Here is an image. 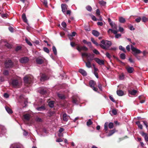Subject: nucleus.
Segmentation results:
<instances>
[{
	"instance_id": "nucleus-1",
	"label": "nucleus",
	"mask_w": 148,
	"mask_h": 148,
	"mask_svg": "<svg viewBox=\"0 0 148 148\" xmlns=\"http://www.w3.org/2000/svg\"><path fill=\"white\" fill-rule=\"evenodd\" d=\"M101 42L102 44H100L99 46L103 49L107 50L109 49L111 45V42L109 41L103 40Z\"/></svg>"
},
{
	"instance_id": "nucleus-2",
	"label": "nucleus",
	"mask_w": 148,
	"mask_h": 148,
	"mask_svg": "<svg viewBox=\"0 0 148 148\" xmlns=\"http://www.w3.org/2000/svg\"><path fill=\"white\" fill-rule=\"evenodd\" d=\"M21 80L18 77L14 78L11 80V84L12 86L15 88L20 87Z\"/></svg>"
},
{
	"instance_id": "nucleus-3",
	"label": "nucleus",
	"mask_w": 148,
	"mask_h": 148,
	"mask_svg": "<svg viewBox=\"0 0 148 148\" xmlns=\"http://www.w3.org/2000/svg\"><path fill=\"white\" fill-rule=\"evenodd\" d=\"M33 77L31 75H26L24 78V80L25 85L28 86L32 82Z\"/></svg>"
},
{
	"instance_id": "nucleus-4",
	"label": "nucleus",
	"mask_w": 148,
	"mask_h": 148,
	"mask_svg": "<svg viewBox=\"0 0 148 148\" xmlns=\"http://www.w3.org/2000/svg\"><path fill=\"white\" fill-rule=\"evenodd\" d=\"M108 126L109 129H111L114 127L113 123L112 122H110L109 123L107 122H106L104 125V130L105 132L106 133H108Z\"/></svg>"
},
{
	"instance_id": "nucleus-5",
	"label": "nucleus",
	"mask_w": 148,
	"mask_h": 148,
	"mask_svg": "<svg viewBox=\"0 0 148 148\" xmlns=\"http://www.w3.org/2000/svg\"><path fill=\"white\" fill-rule=\"evenodd\" d=\"M4 65L5 68H12L14 66V63L12 61L9 59L5 60L4 63Z\"/></svg>"
},
{
	"instance_id": "nucleus-6",
	"label": "nucleus",
	"mask_w": 148,
	"mask_h": 148,
	"mask_svg": "<svg viewBox=\"0 0 148 148\" xmlns=\"http://www.w3.org/2000/svg\"><path fill=\"white\" fill-rule=\"evenodd\" d=\"M131 50L132 51L134 52L133 53V55L138 59H140L138 58V56L137 55V54L140 53H141V51L136 48L134 47L132 45H131Z\"/></svg>"
},
{
	"instance_id": "nucleus-7",
	"label": "nucleus",
	"mask_w": 148,
	"mask_h": 148,
	"mask_svg": "<svg viewBox=\"0 0 148 148\" xmlns=\"http://www.w3.org/2000/svg\"><path fill=\"white\" fill-rule=\"evenodd\" d=\"M76 49L79 52H80L82 50H83L84 51H87L88 50V48L85 46L80 47L79 45L77 46Z\"/></svg>"
},
{
	"instance_id": "nucleus-8",
	"label": "nucleus",
	"mask_w": 148,
	"mask_h": 148,
	"mask_svg": "<svg viewBox=\"0 0 148 148\" xmlns=\"http://www.w3.org/2000/svg\"><path fill=\"white\" fill-rule=\"evenodd\" d=\"M93 60V57L92 58H90V59H88L87 61H84L86 64V67L89 68L91 67V64L89 60L92 61Z\"/></svg>"
},
{
	"instance_id": "nucleus-9",
	"label": "nucleus",
	"mask_w": 148,
	"mask_h": 148,
	"mask_svg": "<svg viewBox=\"0 0 148 148\" xmlns=\"http://www.w3.org/2000/svg\"><path fill=\"white\" fill-rule=\"evenodd\" d=\"M94 60L99 65H103L104 64V61L103 60H100L98 58H95Z\"/></svg>"
},
{
	"instance_id": "nucleus-10",
	"label": "nucleus",
	"mask_w": 148,
	"mask_h": 148,
	"mask_svg": "<svg viewBox=\"0 0 148 148\" xmlns=\"http://www.w3.org/2000/svg\"><path fill=\"white\" fill-rule=\"evenodd\" d=\"M29 60V59L27 57H23L21 58L20 60V62L22 63H26Z\"/></svg>"
},
{
	"instance_id": "nucleus-11",
	"label": "nucleus",
	"mask_w": 148,
	"mask_h": 148,
	"mask_svg": "<svg viewBox=\"0 0 148 148\" xmlns=\"http://www.w3.org/2000/svg\"><path fill=\"white\" fill-rule=\"evenodd\" d=\"M93 55L94 54H91L90 53H89L88 55L87 53H82V57H86L87 58V59L92 58V57H93Z\"/></svg>"
},
{
	"instance_id": "nucleus-12",
	"label": "nucleus",
	"mask_w": 148,
	"mask_h": 148,
	"mask_svg": "<svg viewBox=\"0 0 148 148\" xmlns=\"http://www.w3.org/2000/svg\"><path fill=\"white\" fill-rule=\"evenodd\" d=\"M140 134L142 136L145 138V140L146 142H148V134H147L143 132H140Z\"/></svg>"
},
{
	"instance_id": "nucleus-13",
	"label": "nucleus",
	"mask_w": 148,
	"mask_h": 148,
	"mask_svg": "<svg viewBox=\"0 0 148 148\" xmlns=\"http://www.w3.org/2000/svg\"><path fill=\"white\" fill-rule=\"evenodd\" d=\"M61 7L62 12L63 13L65 12L67 9V5L66 4H62L61 5Z\"/></svg>"
},
{
	"instance_id": "nucleus-14",
	"label": "nucleus",
	"mask_w": 148,
	"mask_h": 148,
	"mask_svg": "<svg viewBox=\"0 0 148 148\" xmlns=\"http://www.w3.org/2000/svg\"><path fill=\"white\" fill-rule=\"evenodd\" d=\"M108 131L109 132L107 135V136L109 137L112 136L116 132L115 129L112 130H108Z\"/></svg>"
},
{
	"instance_id": "nucleus-15",
	"label": "nucleus",
	"mask_w": 148,
	"mask_h": 148,
	"mask_svg": "<svg viewBox=\"0 0 148 148\" xmlns=\"http://www.w3.org/2000/svg\"><path fill=\"white\" fill-rule=\"evenodd\" d=\"M48 79V78L46 75L43 74H42L40 79L41 81H44L46 80H47Z\"/></svg>"
},
{
	"instance_id": "nucleus-16",
	"label": "nucleus",
	"mask_w": 148,
	"mask_h": 148,
	"mask_svg": "<svg viewBox=\"0 0 148 148\" xmlns=\"http://www.w3.org/2000/svg\"><path fill=\"white\" fill-rule=\"evenodd\" d=\"M126 69L127 72L130 73H132L133 71H134V68L132 67L128 66L126 68Z\"/></svg>"
},
{
	"instance_id": "nucleus-17",
	"label": "nucleus",
	"mask_w": 148,
	"mask_h": 148,
	"mask_svg": "<svg viewBox=\"0 0 148 148\" xmlns=\"http://www.w3.org/2000/svg\"><path fill=\"white\" fill-rule=\"evenodd\" d=\"M128 92L130 94L133 95H135L138 91L133 90H128Z\"/></svg>"
},
{
	"instance_id": "nucleus-18",
	"label": "nucleus",
	"mask_w": 148,
	"mask_h": 148,
	"mask_svg": "<svg viewBox=\"0 0 148 148\" xmlns=\"http://www.w3.org/2000/svg\"><path fill=\"white\" fill-rule=\"evenodd\" d=\"M79 72L84 76L87 75V73L86 71L82 69H80L79 70Z\"/></svg>"
},
{
	"instance_id": "nucleus-19",
	"label": "nucleus",
	"mask_w": 148,
	"mask_h": 148,
	"mask_svg": "<svg viewBox=\"0 0 148 148\" xmlns=\"http://www.w3.org/2000/svg\"><path fill=\"white\" fill-rule=\"evenodd\" d=\"M98 71V69L96 68L95 66L94 67V73L96 77L98 78H99V76L98 75V73L97 71Z\"/></svg>"
},
{
	"instance_id": "nucleus-20",
	"label": "nucleus",
	"mask_w": 148,
	"mask_h": 148,
	"mask_svg": "<svg viewBox=\"0 0 148 148\" xmlns=\"http://www.w3.org/2000/svg\"><path fill=\"white\" fill-rule=\"evenodd\" d=\"M89 84L90 87L91 88L95 86L96 85L95 81L93 80H90L89 82Z\"/></svg>"
},
{
	"instance_id": "nucleus-21",
	"label": "nucleus",
	"mask_w": 148,
	"mask_h": 148,
	"mask_svg": "<svg viewBox=\"0 0 148 148\" xmlns=\"http://www.w3.org/2000/svg\"><path fill=\"white\" fill-rule=\"evenodd\" d=\"M36 61L38 64H41L44 62L43 60L39 58H37L36 59Z\"/></svg>"
},
{
	"instance_id": "nucleus-22",
	"label": "nucleus",
	"mask_w": 148,
	"mask_h": 148,
	"mask_svg": "<svg viewBox=\"0 0 148 148\" xmlns=\"http://www.w3.org/2000/svg\"><path fill=\"white\" fill-rule=\"evenodd\" d=\"M48 102V105L50 108H52L54 107V101H49Z\"/></svg>"
},
{
	"instance_id": "nucleus-23",
	"label": "nucleus",
	"mask_w": 148,
	"mask_h": 148,
	"mask_svg": "<svg viewBox=\"0 0 148 148\" xmlns=\"http://www.w3.org/2000/svg\"><path fill=\"white\" fill-rule=\"evenodd\" d=\"M24 118L27 121H29L30 120V115L28 114H26L23 116Z\"/></svg>"
},
{
	"instance_id": "nucleus-24",
	"label": "nucleus",
	"mask_w": 148,
	"mask_h": 148,
	"mask_svg": "<svg viewBox=\"0 0 148 148\" xmlns=\"http://www.w3.org/2000/svg\"><path fill=\"white\" fill-rule=\"evenodd\" d=\"M116 93L117 95L120 96H122L124 95L123 92L121 90H117Z\"/></svg>"
},
{
	"instance_id": "nucleus-25",
	"label": "nucleus",
	"mask_w": 148,
	"mask_h": 148,
	"mask_svg": "<svg viewBox=\"0 0 148 148\" xmlns=\"http://www.w3.org/2000/svg\"><path fill=\"white\" fill-rule=\"evenodd\" d=\"M92 33L93 35L96 37H98L99 35V33L95 30H93L92 31Z\"/></svg>"
},
{
	"instance_id": "nucleus-26",
	"label": "nucleus",
	"mask_w": 148,
	"mask_h": 148,
	"mask_svg": "<svg viewBox=\"0 0 148 148\" xmlns=\"http://www.w3.org/2000/svg\"><path fill=\"white\" fill-rule=\"evenodd\" d=\"M36 109L38 111H43L46 109V108L45 106H42L40 107L37 108Z\"/></svg>"
},
{
	"instance_id": "nucleus-27",
	"label": "nucleus",
	"mask_w": 148,
	"mask_h": 148,
	"mask_svg": "<svg viewBox=\"0 0 148 148\" xmlns=\"http://www.w3.org/2000/svg\"><path fill=\"white\" fill-rule=\"evenodd\" d=\"M63 120L64 121H67L68 119L67 114L66 113H64L63 115Z\"/></svg>"
},
{
	"instance_id": "nucleus-28",
	"label": "nucleus",
	"mask_w": 148,
	"mask_h": 148,
	"mask_svg": "<svg viewBox=\"0 0 148 148\" xmlns=\"http://www.w3.org/2000/svg\"><path fill=\"white\" fill-rule=\"evenodd\" d=\"M5 109L8 112L9 114H12L13 111L12 109L6 106L5 107Z\"/></svg>"
},
{
	"instance_id": "nucleus-29",
	"label": "nucleus",
	"mask_w": 148,
	"mask_h": 148,
	"mask_svg": "<svg viewBox=\"0 0 148 148\" xmlns=\"http://www.w3.org/2000/svg\"><path fill=\"white\" fill-rule=\"evenodd\" d=\"M22 17L23 21L25 23H27V20L26 18L25 14L23 13L22 15Z\"/></svg>"
},
{
	"instance_id": "nucleus-30",
	"label": "nucleus",
	"mask_w": 148,
	"mask_h": 148,
	"mask_svg": "<svg viewBox=\"0 0 148 148\" xmlns=\"http://www.w3.org/2000/svg\"><path fill=\"white\" fill-rule=\"evenodd\" d=\"M136 123L138 126V127L140 129H142L143 127L142 125L140 123V122L139 121H137L136 122Z\"/></svg>"
},
{
	"instance_id": "nucleus-31",
	"label": "nucleus",
	"mask_w": 148,
	"mask_h": 148,
	"mask_svg": "<svg viewBox=\"0 0 148 148\" xmlns=\"http://www.w3.org/2000/svg\"><path fill=\"white\" fill-rule=\"evenodd\" d=\"M119 21L121 23H125L126 21L125 18L122 17H119Z\"/></svg>"
},
{
	"instance_id": "nucleus-32",
	"label": "nucleus",
	"mask_w": 148,
	"mask_h": 148,
	"mask_svg": "<svg viewBox=\"0 0 148 148\" xmlns=\"http://www.w3.org/2000/svg\"><path fill=\"white\" fill-rule=\"evenodd\" d=\"M40 93L41 94L45 95L47 93V91L45 89H42L40 90Z\"/></svg>"
},
{
	"instance_id": "nucleus-33",
	"label": "nucleus",
	"mask_w": 148,
	"mask_h": 148,
	"mask_svg": "<svg viewBox=\"0 0 148 148\" xmlns=\"http://www.w3.org/2000/svg\"><path fill=\"white\" fill-rule=\"evenodd\" d=\"M91 41L93 42V43L95 44L97 46H98L99 45L98 44V43L96 42L94 40V38H91Z\"/></svg>"
},
{
	"instance_id": "nucleus-34",
	"label": "nucleus",
	"mask_w": 148,
	"mask_h": 148,
	"mask_svg": "<svg viewBox=\"0 0 148 148\" xmlns=\"http://www.w3.org/2000/svg\"><path fill=\"white\" fill-rule=\"evenodd\" d=\"M86 9L89 12H91L92 10L91 7L89 5L87 6L86 7Z\"/></svg>"
},
{
	"instance_id": "nucleus-35",
	"label": "nucleus",
	"mask_w": 148,
	"mask_h": 148,
	"mask_svg": "<svg viewBox=\"0 0 148 148\" xmlns=\"http://www.w3.org/2000/svg\"><path fill=\"white\" fill-rule=\"evenodd\" d=\"M58 96L61 99H65V96L61 94H58Z\"/></svg>"
},
{
	"instance_id": "nucleus-36",
	"label": "nucleus",
	"mask_w": 148,
	"mask_h": 148,
	"mask_svg": "<svg viewBox=\"0 0 148 148\" xmlns=\"http://www.w3.org/2000/svg\"><path fill=\"white\" fill-rule=\"evenodd\" d=\"M99 3L101 5L103 6H105L106 4V2L103 1H100Z\"/></svg>"
},
{
	"instance_id": "nucleus-37",
	"label": "nucleus",
	"mask_w": 148,
	"mask_h": 148,
	"mask_svg": "<svg viewBox=\"0 0 148 148\" xmlns=\"http://www.w3.org/2000/svg\"><path fill=\"white\" fill-rule=\"evenodd\" d=\"M36 121L38 122H42L43 120L42 119L38 117H37L36 118Z\"/></svg>"
},
{
	"instance_id": "nucleus-38",
	"label": "nucleus",
	"mask_w": 148,
	"mask_h": 148,
	"mask_svg": "<svg viewBox=\"0 0 148 148\" xmlns=\"http://www.w3.org/2000/svg\"><path fill=\"white\" fill-rule=\"evenodd\" d=\"M142 21L143 22H146L148 21V18H146L145 16H143L142 17Z\"/></svg>"
},
{
	"instance_id": "nucleus-39",
	"label": "nucleus",
	"mask_w": 148,
	"mask_h": 148,
	"mask_svg": "<svg viewBox=\"0 0 148 148\" xmlns=\"http://www.w3.org/2000/svg\"><path fill=\"white\" fill-rule=\"evenodd\" d=\"M53 51L55 55H56L57 54V51L55 46H53L52 47Z\"/></svg>"
},
{
	"instance_id": "nucleus-40",
	"label": "nucleus",
	"mask_w": 148,
	"mask_h": 148,
	"mask_svg": "<svg viewBox=\"0 0 148 148\" xmlns=\"http://www.w3.org/2000/svg\"><path fill=\"white\" fill-rule=\"evenodd\" d=\"M119 49L120 50L126 53V52L125 48L123 47L121 45L119 46Z\"/></svg>"
},
{
	"instance_id": "nucleus-41",
	"label": "nucleus",
	"mask_w": 148,
	"mask_h": 148,
	"mask_svg": "<svg viewBox=\"0 0 148 148\" xmlns=\"http://www.w3.org/2000/svg\"><path fill=\"white\" fill-rule=\"evenodd\" d=\"M125 54L123 53H121L120 55V57L122 59H125Z\"/></svg>"
},
{
	"instance_id": "nucleus-42",
	"label": "nucleus",
	"mask_w": 148,
	"mask_h": 148,
	"mask_svg": "<svg viewBox=\"0 0 148 148\" xmlns=\"http://www.w3.org/2000/svg\"><path fill=\"white\" fill-rule=\"evenodd\" d=\"M92 123V122L91 121V119H89L88 120V121H87L86 124L88 126H89L91 125Z\"/></svg>"
},
{
	"instance_id": "nucleus-43",
	"label": "nucleus",
	"mask_w": 148,
	"mask_h": 148,
	"mask_svg": "<svg viewBox=\"0 0 148 148\" xmlns=\"http://www.w3.org/2000/svg\"><path fill=\"white\" fill-rule=\"evenodd\" d=\"M114 29L116 30L117 29V25L115 23H113L112 25H110Z\"/></svg>"
},
{
	"instance_id": "nucleus-44",
	"label": "nucleus",
	"mask_w": 148,
	"mask_h": 148,
	"mask_svg": "<svg viewBox=\"0 0 148 148\" xmlns=\"http://www.w3.org/2000/svg\"><path fill=\"white\" fill-rule=\"evenodd\" d=\"M93 52L97 55H98L100 54L99 52L97 49H94L93 50Z\"/></svg>"
},
{
	"instance_id": "nucleus-45",
	"label": "nucleus",
	"mask_w": 148,
	"mask_h": 148,
	"mask_svg": "<svg viewBox=\"0 0 148 148\" xmlns=\"http://www.w3.org/2000/svg\"><path fill=\"white\" fill-rule=\"evenodd\" d=\"M113 57L115 59H116V60L118 61V62H119L120 63H123L121 61V60H120L117 57H116L115 56L113 55Z\"/></svg>"
},
{
	"instance_id": "nucleus-46",
	"label": "nucleus",
	"mask_w": 148,
	"mask_h": 148,
	"mask_svg": "<svg viewBox=\"0 0 148 148\" xmlns=\"http://www.w3.org/2000/svg\"><path fill=\"white\" fill-rule=\"evenodd\" d=\"M112 112L114 115H116L117 113V112L116 109H113L112 110Z\"/></svg>"
},
{
	"instance_id": "nucleus-47",
	"label": "nucleus",
	"mask_w": 148,
	"mask_h": 148,
	"mask_svg": "<svg viewBox=\"0 0 148 148\" xmlns=\"http://www.w3.org/2000/svg\"><path fill=\"white\" fill-rule=\"evenodd\" d=\"M25 40L26 42V43L29 46H32V44L31 43L27 38L25 39Z\"/></svg>"
},
{
	"instance_id": "nucleus-48",
	"label": "nucleus",
	"mask_w": 148,
	"mask_h": 148,
	"mask_svg": "<svg viewBox=\"0 0 148 148\" xmlns=\"http://www.w3.org/2000/svg\"><path fill=\"white\" fill-rule=\"evenodd\" d=\"M43 50L45 52H46L47 53H49V50L47 47H44Z\"/></svg>"
},
{
	"instance_id": "nucleus-49",
	"label": "nucleus",
	"mask_w": 148,
	"mask_h": 148,
	"mask_svg": "<svg viewBox=\"0 0 148 148\" xmlns=\"http://www.w3.org/2000/svg\"><path fill=\"white\" fill-rule=\"evenodd\" d=\"M5 46L8 49H10L12 48V45L8 43H7Z\"/></svg>"
},
{
	"instance_id": "nucleus-50",
	"label": "nucleus",
	"mask_w": 148,
	"mask_h": 148,
	"mask_svg": "<svg viewBox=\"0 0 148 148\" xmlns=\"http://www.w3.org/2000/svg\"><path fill=\"white\" fill-rule=\"evenodd\" d=\"M21 49V47L20 46H18L15 48V50L17 51Z\"/></svg>"
},
{
	"instance_id": "nucleus-51",
	"label": "nucleus",
	"mask_w": 148,
	"mask_h": 148,
	"mask_svg": "<svg viewBox=\"0 0 148 148\" xmlns=\"http://www.w3.org/2000/svg\"><path fill=\"white\" fill-rule=\"evenodd\" d=\"M97 85H98V87L99 88V90L101 91H102V87L101 85L99 82L98 83Z\"/></svg>"
},
{
	"instance_id": "nucleus-52",
	"label": "nucleus",
	"mask_w": 148,
	"mask_h": 148,
	"mask_svg": "<svg viewBox=\"0 0 148 148\" xmlns=\"http://www.w3.org/2000/svg\"><path fill=\"white\" fill-rule=\"evenodd\" d=\"M141 18L139 17L138 18H136L135 19V21L137 23H139L140 22L141 20Z\"/></svg>"
},
{
	"instance_id": "nucleus-53",
	"label": "nucleus",
	"mask_w": 148,
	"mask_h": 148,
	"mask_svg": "<svg viewBox=\"0 0 148 148\" xmlns=\"http://www.w3.org/2000/svg\"><path fill=\"white\" fill-rule=\"evenodd\" d=\"M3 74L4 75H8L9 74V72L7 70H5L3 72Z\"/></svg>"
},
{
	"instance_id": "nucleus-54",
	"label": "nucleus",
	"mask_w": 148,
	"mask_h": 148,
	"mask_svg": "<svg viewBox=\"0 0 148 148\" xmlns=\"http://www.w3.org/2000/svg\"><path fill=\"white\" fill-rule=\"evenodd\" d=\"M106 56L109 59H110L111 57V56L110 54L108 52L106 53Z\"/></svg>"
},
{
	"instance_id": "nucleus-55",
	"label": "nucleus",
	"mask_w": 148,
	"mask_h": 148,
	"mask_svg": "<svg viewBox=\"0 0 148 148\" xmlns=\"http://www.w3.org/2000/svg\"><path fill=\"white\" fill-rule=\"evenodd\" d=\"M61 25L64 28H66V23L64 22H63L62 24Z\"/></svg>"
},
{
	"instance_id": "nucleus-56",
	"label": "nucleus",
	"mask_w": 148,
	"mask_h": 148,
	"mask_svg": "<svg viewBox=\"0 0 148 148\" xmlns=\"http://www.w3.org/2000/svg\"><path fill=\"white\" fill-rule=\"evenodd\" d=\"M144 125H145L146 128H147L148 127V123L147 121H143Z\"/></svg>"
},
{
	"instance_id": "nucleus-57",
	"label": "nucleus",
	"mask_w": 148,
	"mask_h": 148,
	"mask_svg": "<svg viewBox=\"0 0 148 148\" xmlns=\"http://www.w3.org/2000/svg\"><path fill=\"white\" fill-rule=\"evenodd\" d=\"M108 22L109 23L110 25H112V24L113 23L112 21L111 20L110 18H108Z\"/></svg>"
},
{
	"instance_id": "nucleus-58",
	"label": "nucleus",
	"mask_w": 148,
	"mask_h": 148,
	"mask_svg": "<svg viewBox=\"0 0 148 148\" xmlns=\"http://www.w3.org/2000/svg\"><path fill=\"white\" fill-rule=\"evenodd\" d=\"M96 13L97 16H99L100 15V13L99 10V9H98L96 10Z\"/></svg>"
},
{
	"instance_id": "nucleus-59",
	"label": "nucleus",
	"mask_w": 148,
	"mask_h": 148,
	"mask_svg": "<svg viewBox=\"0 0 148 148\" xmlns=\"http://www.w3.org/2000/svg\"><path fill=\"white\" fill-rule=\"evenodd\" d=\"M109 99H110V100L112 101V102H115V100L114 99V98L112 97L111 96H109Z\"/></svg>"
},
{
	"instance_id": "nucleus-60",
	"label": "nucleus",
	"mask_w": 148,
	"mask_h": 148,
	"mask_svg": "<svg viewBox=\"0 0 148 148\" xmlns=\"http://www.w3.org/2000/svg\"><path fill=\"white\" fill-rule=\"evenodd\" d=\"M4 97L5 98H8L9 97V95L6 93H5L4 94Z\"/></svg>"
},
{
	"instance_id": "nucleus-61",
	"label": "nucleus",
	"mask_w": 148,
	"mask_h": 148,
	"mask_svg": "<svg viewBox=\"0 0 148 148\" xmlns=\"http://www.w3.org/2000/svg\"><path fill=\"white\" fill-rule=\"evenodd\" d=\"M55 112L53 111H49V114L50 116H52L54 114Z\"/></svg>"
},
{
	"instance_id": "nucleus-62",
	"label": "nucleus",
	"mask_w": 148,
	"mask_h": 148,
	"mask_svg": "<svg viewBox=\"0 0 148 148\" xmlns=\"http://www.w3.org/2000/svg\"><path fill=\"white\" fill-rule=\"evenodd\" d=\"M121 36V34H116L115 35V37L116 38H118L119 37H120Z\"/></svg>"
},
{
	"instance_id": "nucleus-63",
	"label": "nucleus",
	"mask_w": 148,
	"mask_h": 148,
	"mask_svg": "<svg viewBox=\"0 0 148 148\" xmlns=\"http://www.w3.org/2000/svg\"><path fill=\"white\" fill-rule=\"evenodd\" d=\"M91 18L94 21H96L97 20L95 17L94 15H92L91 16Z\"/></svg>"
},
{
	"instance_id": "nucleus-64",
	"label": "nucleus",
	"mask_w": 148,
	"mask_h": 148,
	"mask_svg": "<svg viewBox=\"0 0 148 148\" xmlns=\"http://www.w3.org/2000/svg\"><path fill=\"white\" fill-rule=\"evenodd\" d=\"M76 34V33L75 32H73L71 34L70 36L71 37L74 36Z\"/></svg>"
}]
</instances>
